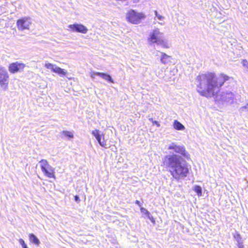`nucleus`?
I'll return each instance as SVG.
<instances>
[{
  "label": "nucleus",
  "mask_w": 248,
  "mask_h": 248,
  "mask_svg": "<svg viewBox=\"0 0 248 248\" xmlns=\"http://www.w3.org/2000/svg\"><path fill=\"white\" fill-rule=\"evenodd\" d=\"M173 127L177 130H183L185 129V126L177 120H174L173 124Z\"/></svg>",
  "instance_id": "nucleus-14"
},
{
  "label": "nucleus",
  "mask_w": 248,
  "mask_h": 248,
  "mask_svg": "<svg viewBox=\"0 0 248 248\" xmlns=\"http://www.w3.org/2000/svg\"><path fill=\"white\" fill-rule=\"evenodd\" d=\"M74 199H75V201H76L78 202H80L79 198L78 195H75L74 196Z\"/></svg>",
  "instance_id": "nucleus-26"
},
{
  "label": "nucleus",
  "mask_w": 248,
  "mask_h": 248,
  "mask_svg": "<svg viewBox=\"0 0 248 248\" xmlns=\"http://www.w3.org/2000/svg\"><path fill=\"white\" fill-rule=\"evenodd\" d=\"M41 169L45 176L48 178L56 179L55 170L50 166L46 159H42L39 161Z\"/></svg>",
  "instance_id": "nucleus-5"
},
{
  "label": "nucleus",
  "mask_w": 248,
  "mask_h": 248,
  "mask_svg": "<svg viewBox=\"0 0 248 248\" xmlns=\"http://www.w3.org/2000/svg\"><path fill=\"white\" fill-rule=\"evenodd\" d=\"M242 63L244 66L248 68V62L246 60H243Z\"/></svg>",
  "instance_id": "nucleus-22"
},
{
  "label": "nucleus",
  "mask_w": 248,
  "mask_h": 248,
  "mask_svg": "<svg viewBox=\"0 0 248 248\" xmlns=\"http://www.w3.org/2000/svg\"><path fill=\"white\" fill-rule=\"evenodd\" d=\"M163 33L159 31L158 29L154 30L149 35L147 40L151 44H157L162 45L164 48H169L167 43L162 38Z\"/></svg>",
  "instance_id": "nucleus-3"
},
{
  "label": "nucleus",
  "mask_w": 248,
  "mask_h": 248,
  "mask_svg": "<svg viewBox=\"0 0 248 248\" xmlns=\"http://www.w3.org/2000/svg\"><path fill=\"white\" fill-rule=\"evenodd\" d=\"M25 67V64L16 62L10 64L8 69L11 73H15L22 71Z\"/></svg>",
  "instance_id": "nucleus-8"
},
{
  "label": "nucleus",
  "mask_w": 248,
  "mask_h": 248,
  "mask_svg": "<svg viewBox=\"0 0 248 248\" xmlns=\"http://www.w3.org/2000/svg\"><path fill=\"white\" fill-rule=\"evenodd\" d=\"M31 24V19L29 17H22L19 18L16 23L17 28L19 31L29 30Z\"/></svg>",
  "instance_id": "nucleus-7"
},
{
  "label": "nucleus",
  "mask_w": 248,
  "mask_h": 248,
  "mask_svg": "<svg viewBox=\"0 0 248 248\" xmlns=\"http://www.w3.org/2000/svg\"><path fill=\"white\" fill-rule=\"evenodd\" d=\"M62 133L65 137H68L69 138H73L74 137L73 134L71 132L68 131H63Z\"/></svg>",
  "instance_id": "nucleus-18"
},
{
  "label": "nucleus",
  "mask_w": 248,
  "mask_h": 248,
  "mask_svg": "<svg viewBox=\"0 0 248 248\" xmlns=\"http://www.w3.org/2000/svg\"><path fill=\"white\" fill-rule=\"evenodd\" d=\"M155 14L156 16L158 18V19L162 20L164 18V17L163 16L158 15L157 12L156 11H155Z\"/></svg>",
  "instance_id": "nucleus-24"
},
{
  "label": "nucleus",
  "mask_w": 248,
  "mask_h": 248,
  "mask_svg": "<svg viewBox=\"0 0 248 248\" xmlns=\"http://www.w3.org/2000/svg\"><path fill=\"white\" fill-rule=\"evenodd\" d=\"M194 190L198 196H201L202 195V188L200 186H195L194 187Z\"/></svg>",
  "instance_id": "nucleus-17"
},
{
  "label": "nucleus",
  "mask_w": 248,
  "mask_h": 248,
  "mask_svg": "<svg viewBox=\"0 0 248 248\" xmlns=\"http://www.w3.org/2000/svg\"><path fill=\"white\" fill-rule=\"evenodd\" d=\"M19 242L21 245L22 248H28L23 239H19Z\"/></svg>",
  "instance_id": "nucleus-20"
},
{
  "label": "nucleus",
  "mask_w": 248,
  "mask_h": 248,
  "mask_svg": "<svg viewBox=\"0 0 248 248\" xmlns=\"http://www.w3.org/2000/svg\"><path fill=\"white\" fill-rule=\"evenodd\" d=\"M9 75L7 70L3 66H0V87L4 90L8 89Z\"/></svg>",
  "instance_id": "nucleus-6"
},
{
  "label": "nucleus",
  "mask_w": 248,
  "mask_h": 248,
  "mask_svg": "<svg viewBox=\"0 0 248 248\" xmlns=\"http://www.w3.org/2000/svg\"><path fill=\"white\" fill-rule=\"evenodd\" d=\"M68 27L73 31L85 34L88 31L87 28L82 24L75 23L69 25Z\"/></svg>",
  "instance_id": "nucleus-10"
},
{
  "label": "nucleus",
  "mask_w": 248,
  "mask_h": 248,
  "mask_svg": "<svg viewBox=\"0 0 248 248\" xmlns=\"http://www.w3.org/2000/svg\"><path fill=\"white\" fill-rule=\"evenodd\" d=\"M143 13L137 12L134 10H129L126 14V20L133 24H138L145 18Z\"/></svg>",
  "instance_id": "nucleus-4"
},
{
  "label": "nucleus",
  "mask_w": 248,
  "mask_h": 248,
  "mask_svg": "<svg viewBox=\"0 0 248 248\" xmlns=\"http://www.w3.org/2000/svg\"><path fill=\"white\" fill-rule=\"evenodd\" d=\"M238 247L239 248H243V242H238Z\"/></svg>",
  "instance_id": "nucleus-25"
},
{
  "label": "nucleus",
  "mask_w": 248,
  "mask_h": 248,
  "mask_svg": "<svg viewBox=\"0 0 248 248\" xmlns=\"http://www.w3.org/2000/svg\"><path fill=\"white\" fill-rule=\"evenodd\" d=\"M140 210L141 213H143L144 214H145V215L147 216L148 218L151 220V221L153 224H155V219L154 218V217L153 216H152L151 215L150 212L147 209H146L145 208H144L143 207H140Z\"/></svg>",
  "instance_id": "nucleus-13"
},
{
  "label": "nucleus",
  "mask_w": 248,
  "mask_h": 248,
  "mask_svg": "<svg viewBox=\"0 0 248 248\" xmlns=\"http://www.w3.org/2000/svg\"><path fill=\"white\" fill-rule=\"evenodd\" d=\"M233 236L237 242L240 241L241 239V235L239 233H236Z\"/></svg>",
  "instance_id": "nucleus-21"
},
{
  "label": "nucleus",
  "mask_w": 248,
  "mask_h": 248,
  "mask_svg": "<svg viewBox=\"0 0 248 248\" xmlns=\"http://www.w3.org/2000/svg\"><path fill=\"white\" fill-rule=\"evenodd\" d=\"M172 57L164 53H162L160 61L163 64H166L171 62Z\"/></svg>",
  "instance_id": "nucleus-11"
},
{
  "label": "nucleus",
  "mask_w": 248,
  "mask_h": 248,
  "mask_svg": "<svg viewBox=\"0 0 248 248\" xmlns=\"http://www.w3.org/2000/svg\"><path fill=\"white\" fill-rule=\"evenodd\" d=\"M95 74V75L101 77L104 79L107 80L110 83H113V80L110 75L104 73H100L98 72H96Z\"/></svg>",
  "instance_id": "nucleus-12"
},
{
  "label": "nucleus",
  "mask_w": 248,
  "mask_h": 248,
  "mask_svg": "<svg viewBox=\"0 0 248 248\" xmlns=\"http://www.w3.org/2000/svg\"><path fill=\"white\" fill-rule=\"evenodd\" d=\"M92 134L95 137L98 142L101 146L106 148L107 141L104 140V134L100 135V131L98 129H95L92 132Z\"/></svg>",
  "instance_id": "nucleus-9"
},
{
  "label": "nucleus",
  "mask_w": 248,
  "mask_h": 248,
  "mask_svg": "<svg viewBox=\"0 0 248 248\" xmlns=\"http://www.w3.org/2000/svg\"><path fill=\"white\" fill-rule=\"evenodd\" d=\"M242 109H247L248 111V103L245 106L241 107Z\"/></svg>",
  "instance_id": "nucleus-27"
},
{
  "label": "nucleus",
  "mask_w": 248,
  "mask_h": 248,
  "mask_svg": "<svg viewBox=\"0 0 248 248\" xmlns=\"http://www.w3.org/2000/svg\"><path fill=\"white\" fill-rule=\"evenodd\" d=\"M135 203H136L137 205H139V206L140 207H140H141V204H140V201H138V200H136V201H135Z\"/></svg>",
  "instance_id": "nucleus-28"
},
{
  "label": "nucleus",
  "mask_w": 248,
  "mask_h": 248,
  "mask_svg": "<svg viewBox=\"0 0 248 248\" xmlns=\"http://www.w3.org/2000/svg\"><path fill=\"white\" fill-rule=\"evenodd\" d=\"M150 121H151L152 122L153 124H155L157 127L160 126V124L158 121H153V119H150Z\"/></svg>",
  "instance_id": "nucleus-23"
},
{
  "label": "nucleus",
  "mask_w": 248,
  "mask_h": 248,
  "mask_svg": "<svg viewBox=\"0 0 248 248\" xmlns=\"http://www.w3.org/2000/svg\"><path fill=\"white\" fill-rule=\"evenodd\" d=\"M29 238L31 242H32L37 245H38L40 244L39 239L34 234L30 233L29 234Z\"/></svg>",
  "instance_id": "nucleus-15"
},
{
  "label": "nucleus",
  "mask_w": 248,
  "mask_h": 248,
  "mask_svg": "<svg viewBox=\"0 0 248 248\" xmlns=\"http://www.w3.org/2000/svg\"><path fill=\"white\" fill-rule=\"evenodd\" d=\"M55 66H56V65L48 62L45 64V67L47 69H50L52 72V70L55 69Z\"/></svg>",
  "instance_id": "nucleus-19"
},
{
  "label": "nucleus",
  "mask_w": 248,
  "mask_h": 248,
  "mask_svg": "<svg viewBox=\"0 0 248 248\" xmlns=\"http://www.w3.org/2000/svg\"><path fill=\"white\" fill-rule=\"evenodd\" d=\"M52 72L57 73L60 75L65 76L66 74V72L64 70V69H62L58 66H55V69L52 70Z\"/></svg>",
  "instance_id": "nucleus-16"
},
{
  "label": "nucleus",
  "mask_w": 248,
  "mask_h": 248,
  "mask_svg": "<svg viewBox=\"0 0 248 248\" xmlns=\"http://www.w3.org/2000/svg\"><path fill=\"white\" fill-rule=\"evenodd\" d=\"M169 150H172L176 155H166L163 161V165L165 166L172 177L176 180L186 177L189 172V169L186 164L185 159H190V155L184 146L172 143L168 146Z\"/></svg>",
  "instance_id": "nucleus-1"
},
{
  "label": "nucleus",
  "mask_w": 248,
  "mask_h": 248,
  "mask_svg": "<svg viewBox=\"0 0 248 248\" xmlns=\"http://www.w3.org/2000/svg\"><path fill=\"white\" fill-rule=\"evenodd\" d=\"M233 78L223 73L217 75L215 72H207L199 74L196 78L197 92L207 98L217 95L225 82Z\"/></svg>",
  "instance_id": "nucleus-2"
}]
</instances>
